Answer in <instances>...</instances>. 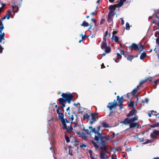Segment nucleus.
<instances>
[{"label": "nucleus", "instance_id": "1", "mask_svg": "<svg viewBox=\"0 0 159 159\" xmlns=\"http://www.w3.org/2000/svg\"><path fill=\"white\" fill-rule=\"evenodd\" d=\"M61 96L64 98L65 101L67 102L69 104L70 103L73 98V95L70 93L67 94L66 93H63Z\"/></svg>", "mask_w": 159, "mask_h": 159}, {"label": "nucleus", "instance_id": "2", "mask_svg": "<svg viewBox=\"0 0 159 159\" xmlns=\"http://www.w3.org/2000/svg\"><path fill=\"white\" fill-rule=\"evenodd\" d=\"M98 134L100 138L101 142L100 143V144L101 145V146L99 147V148L100 149H105L106 147V142L105 141L103 140V139L105 138L107 139V138L106 137L102 136V133H99Z\"/></svg>", "mask_w": 159, "mask_h": 159}, {"label": "nucleus", "instance_id": "3", "mask_svg": "<svg viewBox=\"0 0 159 159\" xmlns=\"http://www.w3.org/2000/svg\"><path fill=\"white\" fill-rule=\"evenodd\" d=\"M115 101L116 100H115L113 102H109L107 106V107L110 111V115H111V114L113 112V111H112V109L115 108L116 107L117 103Z\"/></svg>", "mask_w": 159, "mask_h": 159}, {"label": "nucleus", "instance_id": "4", "mask_svg": "<svg viewBox=\"0 0 159 159\" xmlns=\"http://www.w3.org/2000/svg\"><path fill=\"white\" fill-rule=\"evenodd\" d=\"M114 15V14H113L112 11L109 12L108 13L107 21L110 25H113V17Z\"/></svg>", "mask_w": 159, "mask_h": 159}, {"label": "nucleus", "instance_id": "5", "mask_svg": "<svg viewBox=\"0 0 159 159\" xmlns=\"http://www.w3.org/2000/svg\"><path fill=\"white\" fill-rule=\"evenodd\" d=\"M0 43H1L2 40H4L5 39L4 38L5 33L4 32L2 33V31L3 30L4 28L3 24L2 22L1 23V24H0Z\"/></svg>", "mask_w": 159, "mask_h": 159}, {"label": "nucleus", "instance_id": "6", "mask_svg": "<svg viewBox=\"0 0 159 159\" xmlns=\"http://www.w3.org/2000/svg\"><path fill=\"white\" fill-rule=\"evenodd\" d=\"M142 46V44H141L140 46H139L135 43H133L129 47V48L130 49H133L134 50L138 51Z\"/></svg>", "mask_w": 159, "mask_h": 159}, {"label": "nucleus", "instance_id": "7", "mask_svg": "<svg viewBox=\"0 0 159 159\" xmlns=\"http://www.w3.org/2000/svg\"><path fill=\"white\" fill-rule=\"evenodd\" d=\"M139 125L138 123L131 121L129 124V128H133L135 127L139 128Z\"/></svg>", "mask_w": 159, "mask_h": 159}, {"label": "nucleus", "instance_id": "8", "mask_svg": "<svg viewBox=\"0 0 159 159\" xmlns=\"http://www.w3.org/2000/svg\"><path fill=\"white\" fill-rule=\"evenodd\" d=\"M131 121V120H130V118H125V120H124L122 122V123H123L125 125H127L128 124H129L130 123V122Z\"/></svg>", "mask_w": 159, "mask_h": 159}, {"label": "nucleus", "instance_id": "9", "mask_svg": "<svg viewBox=\"0 0 159 159\" xmlns=\"http://www.w3.org/2000/svg\"><path fill=\"white\" fill-rule=\"evenodd\" d=\"M108 156L105 153H101L100 154V158L101 159H105L106 158H108Z\"/></svg>", "mask_w": 159, "mask_h": 159}, {"label": "nucleus", "instance_id": "10", "mask_svg": "<svg viewBox=\"0 0 159 159\" xmlns=\"http://www.w3.org/2000/svg\"><path fill=\"white\" fill-rule=\"evenodd\" d=\"M91 116L92 117V120L90 121V123L91 124H92L96 121V119L94 116V114L93 113H92L91 114Z\"/></svg>", "mask_w": 159, "mask_h": 159}, {"label": "nucleus", "instance_id": "11", "mask_svg": "<svg viewBox=\"0 0 159 159\" xmlns=\"http://www.w3.org/2000/svg\"><path fill=\"white\" fill-rule=\"evenodd\" d=\"M99 133H101L100 132H98L96 134H95L94 137V140L97 142H98L99 139L100 140V138L99 135Z\"/></svg>", "mask_w": 159, "mask_h": 159}, {"label": "nucleus", "instance_id": "12", "mask_svg": "<svg viewBox=\"0 0 159 159\" xmlns=\"http://www.w3.org/2000/svg\"><path fill=\"white\" fill-rule=\"evenodd\" d=\"M126 1V0H120L117 4L118 7H120Z\"/></svg>", "mask_w": 159, "mask_h": 159}, {"label": "nucleus", "instance_id": "13", "mask_svg": "<svg viewBox=\"0 0 159 159\" xmlns=\"http://www.w3.org/2000/svg\"><path fill=\"white\" fill-rule=\"evenodd\" d=\"M159 81V79L155 80L153 83H152V85L154 89H155L157 87V83Z\"/></svg>", "mask_w": 159, "mask_h": 159}, {"label": "nucleus", "instance_id": "14", "mask_svg": "<svg viewBox=\"0 0 159 159\" xmlns=\"http://www.w3.org/2000/svg\"><path fill=\"white\" fill-rule=\"evenodd\" d=\"M91 142L93 145L94 147L97 148H99V146L98 145L97 143L94 141L93 140H91Z\"/></svg>", "mask_w": 159, "mask_h": 159}, {"label": "nucleus", "instance_id": "15", "mask_svg": "<svg viewBox=\"0 0 159 159\" xmlns=\"http://www.w3.org/2000/svg\"><path fill=\"white\" fill-rule=\"evenodd\" d=\"M135 110V109H133L130 112L127 114V116L129 117L130 116H133L134 114Z\"/></svg>", "mask_w": 159, "mask_h": 159}, {"label": "nucleus", "instance_id": "16", "mask_svg": "<svg viewBox=\"0 0 159 159\" xmlns=\"http://www.w3.org/2000/svg\"><path fill=\"white\" fill-rule=\"evenodd\" d=\"M116 9V7L113 5H111L109 7V9L110 10L109 12L112 11L113 14H114V11Z\"/></svg>", "mask_w": 159, "mask_h": 159}, {"label": "nucleus", "instance_id": "17", "mask_svg": "<svg viewBox=\"0 0 159 159\" xmlns=\"http://www.w3.org/2000/svg\"><path fill=\"white\" fill-rule=\"evenodd\" d=\"M139 85H138L137 88L134 89L133 90V91L131 92V93L133 94H135L137 91L139 89Z\"/></svg>", "mask_w": 159, "mask_h": 159}, {"label": "nucleus", "instance_id": "18", "mask_svg": "<svg viewBox=\"0 0 159 159\" xmlns=\"http://www.w3.org/2000/svg\"><path fill=\"white\" fill-rule=\"evenodd\" d=\"M107 47L106 42H102L101 46V48L102 49L105 48Z\"/></svg>", "mask_w": 159, "mask_h": 159}, {"label": "nucleus", "instance_id": "19", "mask_svg": "<svg viewBox=\"0 0 159 159\" xmlns=\"http://www.w3.org/2000/svg\"><path fill=\"white\" fill-rule=\"evenodd\" d=\"M112 39L116 43H118L119 42V38L116 36H112Z\"/></svg>", "mask_w": 159, "mask_h": 159}, {"label": "nucleus", "instance_id": "20", "mask_svg": "<svg viewBox=\"0 0 159 159\" xmlns=\"http://www.w3.org/2000/svg\"><path fill=\"white\" fill-rule=\"evenodd\" d=\"M146 56V53L145 52H143L140 55V59L141 60L143 59Z\"/></svg>", "mask_w": 159, "mask_h": 159}, {"label": "nucleus", "instance_id": "21", "mask_svg": "<svg viewBox=\"0 0 159 159\" xmlns=\"http://www.w3.org/2000/svg\"><path fill=\"white\" fill-rule=\"evenodd\" d=\"M159 126V122L156 123L151 125L150 126L151 128H155Z\"/></svg>", "mask_w": 159, "mask_h": 159}, {"label": "nucleus", "instance_id": "22", "mask_svg": "<svg viewBox=\"0 0 159 159\" xmlns=\"http://www.w3.org/2000/svg\"><path fill=\"white\" fill-rule=\"evenodd\" d=\"M111 51V49L109 47H107L105 48V52L106 53H109Z\"/></svg>", "mask_w": 159, "mask_h": 159}, {"label": "nucleus", "instance_id": "23", "mask_svg": "<svg viewBox=\"0 0 159 159\" xmlns=\"http://www.w3.org/2000/svg\"><path fill=\"white\" fill-rule=\"evenodd\" d=\"M64 115L63 113H62L59 114L58 117L61 120L64 118Z\"/></svg>", "mask_w": 159, "mask_h": 159}, {"label": "nucleus", "instance_id": "24", "mask_svg": "<svg viewBox=\"0 0 159 159\" xmlns=\"http://www.w3.org/2000/svg\"><path fill=\"white\" fill-rule=\"evenodd\" d=\"M82 26H84L86 27H87L89 26V24L88 22H86V21H84L83 23L81 24Z\"/></svg>", "mask_w": 159, "mask_h": 159}, {"label": "nucleus", "instance_id": "25", "mask_svg": "<svg viewBox=\"0 0 159 159\" xmlns=\"http://www.w3.org/2000/svg\"><path fill=\"white\" fill-rule=\"evenodd\" d=\"M102 126L104 128H109V126L105 122H103L102 123Z\"/></svg>", "mask_w": 159, "mask_h": 159}, {"label": "nucleus", "instance_id": "26", "mask_svg": "<svg viewBox=\"0 0 159 159\" xmlns=\"http://www.w3.org/2000/svg\"><path fill=\"white\" fill-rule=\"evenodd\" d=\"M58 101L60 104H62L63 103V102L65 101L64 98L63 97L62 98H61L59 99Z\"/></svg>", "mask_w": 159, "mask_h": 159}, {"label": "nucleus", "instance_id": "27", "mask_svg": "<svg viewBox=\"0 0 159 159\" xmlns=\"http://www.w3.org/2000/svg\"><path fill=\"white\" fill-rule=\"evenodd\" d=\"M125 29L127 30H129L130 29V25L128 22H127L126 24Z\"/></svg>", "mask_w": 159, "mask_h": 159}, {"label": "nucleus", "instance_id": "28", "mask_svg": "<svg viewBox=\"0 0 159 159\" xmlns=\"http://www.w3.org/2000/svg\"><path fill=\"white\" fill-rule=\"evenodd\" d=\"M65 139L66 141V142L67 143H69L70 142V138L69 137L65 135Z\"/></svg>", "mask_w": 159, "mask_h": 159}, {"label": "nucleus", "instance_id": "29", "mask_svg": "<svg viewBox=\"0 0 159 159\" xmlns=\"http://www.w3.org/2000/svg\"><path fill=\"white\" fill-rule=\"evenodd\" d=\"M73 129V128L71 126H69L68 127H67L66 129V130L67 131H68L70 130H72Z\"/></svg>", "mask_w": 159, "mask_h": 159}, {"label": "nucleus", "instance_id": "30", "mask_svg": "<svg viewBox=\"0 0 159 159\" xmlns=\"http://www.w3.org/2000/svg\"><path fill=\"white\" fill-rule=\"evenodd\" d=\"M133 57L132 56H129L127 58V59L130 61H132L133 59Z\"/></svg>", "mask_w": 159, "mask_h": 159}, {"label": "nucleus", "instance_id": "31", "mask_svg": "<svg viewBox=\"0 0 159 159\" xmlns=\"http://www.w3.org/2000/svg\"><path fill=\"white\" fill-rule=\"evenodd\" d=\"M91 133H95V134H96L98 132H97L96 130V129L95 128H93V129H92V130H90Z\"/></svg>", "mask_w": 159, "mask_h": 159}, {"label": "nucleus", "instance_id": "32", "mask_svg": "<svg viewBox=\"0 0 159 159\" xmlns=\"http://www.w3.org/2000/svg\"><path fill=\"white\" fill-rule=\"evenodd\" d=\"M149 102V99L147 98H146L145 100H143L142 101V102H145L148 103Z\"/></svg>", "mask_w": 159, "mask_h": 159}, {"label": "nucleus", "instance_id": "33", "mask_svg": "<svg viewBox=\"0 0 159 159\" xmlns=\"http://www.w3.org/2000/svg\"><path fill=\"white\" fill-rule=\"evenodd\" d=\"M62 124L63 125V128L64 129H66L67 126L66 124V123L65 122L64 123H62Z\"/></svg>", "mask_w": 159, "mask_h": 159}, {"label": "nucleus", "instance_id": "34", "mask_svg": "<svg viewBox=\"0 0 159 159\" xmlns=\"http://www.w3.org/2000/svg\"><path fill=\"white\" fill-rule=\"evenodd\" d=\"M82 137L85 140H86L87 139V136L85 134H82Z\"/></svg>", "mask_w": 159, "mask_h": 159}, {"label": "nucleus", "instance_id": "35", "mask_svg": "<svg viewBox=\"0 0 159 159\" xmlns=\"http://www.w3.org/2000/svg\"><path fill=\"white\" fill-rule=\"evenodd\" d=\"M130 119V120H131V121L134 122L138 118L136 116H134V117Z\"/></svg>", "mask_w": 159, "mask_h": 159}, {"label": "nucleus", "instance_id": "36", "mask_svg": "<svg viewBox=\"0 0 159 159\" xmlns=\"http://www.w3.org/2000/svg\"><path fill=\"white\" fill-rule=\"evenodd\" d=\"M134 102L131 101L129 103V106L130 107H134Z\"/></svg>", "mask_w": 159, "mask_h": 159}, {"label": "nucleus", "instance_id": "37", "mask_svg": "<svg viewBox=\"0 0 159 159\" xmlns=\"http://www.w3.org/2000/svg\"><path fill=\"white\" fill-rule=\"evenodd\" d=\"M21 6V5L20 4H17L16 7H17V11H15V13H17L18 11H19V8H20Z\"/></svg>", "mask_w": 159, "mask_h": 159}, {"label": "nucleus", "instance_id": "38", "mask_svg": "<svg viewBox=\"0 0 159 159\" xmlns=\"http://www.w3.org/2000/svg\"><path fill=\"white\" fill-rule=\"evenodd\" d=\"M150 136L151 138H154L156 137V135L153 133L151 134Z\"/></svg>", "mask_w": 159, "mask_h": 159}, {"label": "nucleus", "instance_id": "39", "mask_svg": "<svg viewBox=\"0 0 159 159\" xmlns=\"http://www.w3.org/2000/svg\"><path fill=\"white\" fill-rule=\"evenodd\" d=\"M153 133L156 135H159V131L158 130H154L153 131Z\"/></svg>", "mask_w": 159, "mask_h": 159}, {"label": "nucleus", "instance_id": "40", "mask_svg": "<svg viewBox=\"0 0 159 159\" xmlns=\"http://www.w3.org/2000/svg\"><path fill=\"white\" fill-rule=\"evenodd\" d=\"M84 118H87L88 119L89 118V115L87 114H86L84 116Z\"/></svg>", "mask_w": 159, "mask_h": 159}, {"label": "nucleus", "instance_id": "41", "mask_svg": "<svg viewBox=\"0 0 159 159\" xmlns=\"http://www.w3.org/2000/svg\"><path fill=\"white\" fill-rule=\"evenodd\" d=\"M117 100H118L119 101V102H120L121 101V100L122 99V97H121L120 98V97L119 96H118L117 97Z\"/></svg>", "mask_w": 159, "mask_h": 159}, {"label": "nucleus", "instance_id": "42", "mask_svg": "<svg viewBox=\"0 0 159 159\" xmlns=\"http://www.w3.org/2000/svg\"><path fill=\"white\" fill-rule=\"evenodd\" d=\"M16 6H17V5H16L15 4H14V5L12 6V7H13V13H15V11H14V10L15 9V8L16 7Z\"/></svg>", "mask_w": 159, "mask_h": 159}, {"label": "nucleus", "instance_id": "43", "mask_svg": "<svg viewBox=\"0 0 159 159\" xmlns=\"http://www.w3.org/2000/svg\"><path fill=\"white\" fill-rule=\"evenodd\" d=\"M89 154L90 157V156H93V151H92V150H89Z\"/></svg>", "mask_w": 159, "mask_h": 159}, {"label": "nucleus", "instance_id": "44", "mask_svg": "<svg viewBox=\"0 0 159 159\" xmlns=\"http://www.w3.org/2000/svg\"><path fill=\"white\" fill-rule=\"evenodd\" d=\"M80 147L81 148H85L86 147V145L84 144H82V145H80Z\"/></svg>", "mask_w": 159, "mask_h": 159}, {"label": "nucleus", "instance_id": "45", "mask_svg": "<svg viewBox=\"0 0 159 159\" xmlns=\"http://www.w3.org/2000/svg\"><path fill=\"white\" fill-rule=\"evenodd\" d=\"M152 140H148L147 141H146V142L144 143L143 144H147L149 143H152Z\"/></svg>", "mask_w": 159, "mask_h": 159}, {"label": "nucleus", "instance_id": "46", "mask_svg": "<svg viewBox=\"0 0 159 159\" xmlns=\"http://www.w3.org/2000/svg\"><path fill=\"white\" fill-rule=\"evenodd\" d=\"M84 131L87 132V134H91L90 130L89 131V129H84Z\"/></svg>", "mask_w": 159, "mask_h": 159}, {"label": "nucleus", "instance_id": "47", "mask_svg": "<svg viewBox=\"0 0 159 159\" xmlns=\"http://www.w3.org/2000/svg\"><path fill=\"white\" fill-rule=\"evenodd\" d=\"M3 49L4 48L1 46V45H0V53H2V52Z\"/></svg>", "mask_w": 159, "mask_h": 159}, {"label": "nucleus", "instance_id": "48", "mask_svg": "<svg viewBox=\"0 0 159 159\" xmlns=\"http://www.w3.org/2000/svg\"><path fill=\"white\" fill-rule=\"evenodd\" d=\"M105 20L104 19H102L100 21V24L101 25L102 24L105 22Z\"/></svg>", "mask_w": 159, "mask_h": 159}, {"label": "nucleus", "instance_id": "49", "mask_svg": "<svg viewBox=\"0 0 159 159\" xmlns=\"http://www.w3.org/2000/svg\"><path fill=\"white\" fill-rule=\"evenodd\" d=\"M67 119L66 118L63 119L62 120H61V121L62 123H64V122L66 123V121H67Z\"/></svg>", "mask_w": 159, "mask_h": 159}, {"label": "nucleus", "instance_id": "50", "mask_svg": "<svg viewBox=\"0 0 159 159\" xmlns=\"http://www.w3.org/2000/svg\"><path fill=\"white\" fill-rule=\"evenodd\" d=\"M120 19L121 20V24L123 25L124 24L125 22L124 20H123L122 18H121Z\"/></svg>", "mask_w": 159, "mask_h": 159}, {"label": "nucleus", "instance_id": "51", "mask_svg": "<svg viewBox=\"0 0 159 159\" xmlns=\"http://www.w3.org/2000/svg\"><path fill=\"white\" fill-rule=\"evenodd\" d=\"M108 34V31L107 30L106 31L105 33L104 34V36L106 37Z\"/></svg>", "mask_w": 159, "mask_h": 159}, {"label": "nucleus", "instance_id": "52", "mask_svg": "<svg viewBox=\"0 0 159 159\" xmlns=\"http://www.w3.org/2000/svg\"><path fill=\"white\" fill-rule=\"evenodd\" d=\"M59 108L58 107V109H57V113L58 114H60V113H61V111H59Z\"/></svg>", "mask_w": 159, "mask_h": 159}, {"label": "nucleus", "instance_id": "53", "mask_svg": "<svg viewBox=\"0 0 159 159\" xmlns=\"http://www.w3.org/2000/svg\"><path fill=\"white\" fill-rule=\"evenodd\" d=\"M105 36H104L103 37V41L102 42H106V38Z\"/></svg>", "mask_w": 159, "mask_h": 159}, {"label": "nucleus", "instance_id": "54", "mask_svg": "<svg viewBox=\"0 0 159 159\" xmlns=\"http://www.w3.org/2000/svg\"><path fill=\"white\" fill-rule=\"evenodd\" d=\"M6 18V16H4L3 18H2V19L0 21V22H1L0 24H1V23L2 22V20H3L5 19Z\"/></svg>", "mask_w": 159, "mask_h": 159}, {"label": "nucleus", "instance_id": "55", "mask_svg": "<svg viewBox=\"0 0 159 159\" xmlns=\"http://www.w3.org/2000/svg\"><path fill=\"white\" fill-rule=\"evenodd\" d=\"M117 33V31H114L112 33V36H115L114 35Z\"/></svg>", "mask_w": 159, "mask_h": 159}, {"label": "nucleus", "instance_id": "56", "mask_svg": "<svg viewBox=\"0 0 159 159\" xmlns=\"http://www.w3.org/2000/svg\"><path fill=\"white\" fill-rule=\"evenodd\" d=\"M6 16V18L7 19H10V14H8Z\"/></svg>", "mask_w": 159, "mask_h": 159}, {"label": "nucleus", "instance_id": "57", "mask_svg": "<svg viewBox=\"0 0 159 159\" xmlns=\"http://www.w3.org/2000/svg\"><path fill=\"white\" fill-rule=\"evenodd\" d=\"M156 43L159 45V39L157 38L156 39Z\"/></svg>", "mask_w": 159, "mask_h": 159}, {"label": "nucleus", "instance_id": "58", "mask_svg": "<svg viewBox=\"0 0 159 159\" xmlns=\"http://www.w3.org/2000/svg\"><path fill=\"white\" fill-rule=\"evenodd\" d=\"M116 55L117 57H119L120 58L121 57V56L120 53H116Z\"/></svg>", "mask_w": 159, "mask_h": 159}, {"label": "nucleus", "instance_id": "59", "mask_svg": "<svg viewBox=\"0 0 159 159\" xmlns=\"http://www.w3.org/2000/svg\"><path fill=\"white\" fill-rule=\"evenodd\" d=\"M100 126H98V127H97V132H98L100 130Z\"/></svg>", "mask_w": 159, "mask_h": 159}, {"label": "nucleus", "instance_id": "60", "mask_svg": "<svg viewBox=\"0 0 159 159\" xmlns=\"http://www.w3.org/2000/svg\"><path fill=\"white\" fill-rule=\"evenodd\" d=\"M11 10H9L8 11V14H10V16L11 14Z\"/></svg>", "mask_w": 159, "mask_h": 159}, {"label": "nucleus", "instance_id": "61", "mask_svg": "<svg viewBox=\"0 0 159 159\" xmlns=\"http://www.w3.org/2000/svg\"><path fill=\"white\" fill-rule=\"evenodd\" d=\"M91 20L93 21L94 22L95 24L96 23V20L94 19H92Z\"/></svg>", "mask_w": 159, "mask_h": 159}, {"label": "nucleus", "instance_id": "62", "mask_svg": "<svg viewBox=\"0 0 159 159\" xmlns=\"http://www.w3.org/2000/svg\"><path fill=\"white\" fill-rule=\"evenodd\" d=\"M89 129L90 130H92V129H93V127L92 126H90L89 127Z\"/></svg>", "mask_w": 159, "mask_h": 159}, {"label": "nucleus", "instance_id": "63", "mask_svg": "<svg viewBox=\"0 0 159 159\" xmlns=\"http://www.w3.org/2000/svg\"><path fill=\"white\" fill-rule=\"evenodd\" d=\"M61 104L62 105V107H65V104L63 103L62 104Z\"/></svg>", "mask_w": 159, "mask_h": 159}, {"label": "nucleus", "instance_id": "64", "mask_svg": "<svg viewBox=\"0 0 159 159\" xmlns=\"http://www.w3.org/2000/svg\"><path fill=\"white\" fill-rule=\"evenodd\" d=\"M109 1L110 2L112 3V2H114L115 0H109Z\"/></svg>", "mask_w": 159, "mask_h": 159}]
</instances>
